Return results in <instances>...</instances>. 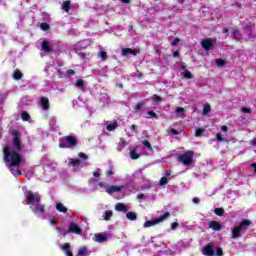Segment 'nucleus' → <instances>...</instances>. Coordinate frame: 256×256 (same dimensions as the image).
Listing matches in <instances>:
<instances>
[{
    "instance_id": "obj_11",
    "label": "nucleus",
    "mask_w": 256,
    "mask_h": 256,
    "mask_svg": "<svg viewBox=\"0 0 256 256\" xmlns=\"http://www.w3.org/2000/svg\"><path fill=\"white\" fill-rule=\"evenodd\" d=\"M209 229H212L213 231H221L222 226L221 223L219 221H210L208 224Z\"/></svg>"
},
{
    "instance_id": "obj_1",
    "label": "nucleus",
    "mask_w": 256,
    "mask_h": 256,
    "mask_svg": "<svg viewBox=\"0 0 256 256\" xmlns=\"http://www.w3.org/2000/svg\"><path fill=\"white\" fill-rule=\"evenodd\" d=\"M13 137L12 145L14 151H11V147L8 145L3 148V160L5 163H9V168L19 167L23 163V157H21V151H23V142H21V132L19 130H14L10 133Z\"/></svg>"
},
{
    "instance_id": "obj_10",
    "label": "nucleus",
    "mask_w": 256,
    "mask_h": 256,
    "mask_svg": "<svg viewBox=\"0 0 256 256\" xmlns=\"http://www.w3.org/2000/svg\"><path fill=\"white\" fill-rule=\"evenodd\" d=\"M123 185L120 186H110L106 189V193H108V195H113V193H119V191L123 190Z\"/></svg>"
},
{
    "instance_id": "obj_14",
    "label": "nucleus",
    "mask_w": 256,
    "mask_h": 256,
    "mask_svg": "<svg viewBox=\"0 0 256 256\" xmlns=\"http://www.w3.org/2000/svg\"><path fill=\"white\" fill-rule=\"evenodd\" d=\"M42 47V51H44V53H53V48H51V46H49V42L47 40H44L41 44Z\"/></svg>"
},
{
    "instance_id": "obj_26",
    "label": "nucleus",
    "mask_w": 256,
    "mask_h": 256,
    "mask_svg": "<svg viewBox=\"0 0 256 256\" xmlns=\"http://www.w3.org/2000/svg\"><path fill=\"white\" fill-rule=\"evenodd\" d=\"M89 252H87V247L83 246L78 251V256H88Z\"/></svg>"
},
{
    "instance_id": "obj_12",
    "label": "nucleus",
    "mask_w": 256,
    "mask_h": 256,
    "mask_svg": "<svg viewBox=\"0 0 256 256\" xmlns=\"http://www.w3.org/2000/svg\"><path fill=\"white\" fill-rule=\"evenodd\" d=\"M61 250L65 253V255L73 256V251H71V244L69 242L64 243L61 246Z\"/></svg>"
},
{
    "instance_id": "obj_22",
    "label": "nucleus",
    "mask_w": 256,
    "mask_h": 256,
    "mask_svg": "<svg viewBox=\"0 0 256 256\" xmlns=\"http://www.w3.org/2000/svg\"><path fill=\"white\" fill-rule=\"evenodd\" d=\"M70 165L74 168L81 167V160H79V159H70Z\"/></svg>"
},
{
    "instance_id": "obj_29",
    "label": "nucleus",
    "mask_w": 256,
    "mask_h": 256,
    "mask_svg": "<svg viewBox=\"0 0 256 256\" xmlns=\"http://www.w3.org/2000/svg\"><path fill=\"white\" fill-rule=\"evenodd\" d=\"M98 55L102 59V61H105L109 58V56L107 55V52H105L103 50H100Z\"/></svg>"
},
{
    "instance_id": "obj_34",
    "label": "nucleus",
    "mask_w": 256,
    "mask_h": 256,
    "mask_svg": "<svg viewBox=\"0 0 256 256\" xmlns=\"http://www.w3.org/2000/svg\"><path fill=\"white\" fill-rule=\"evenodd\" d=\"M76 87L83 89L85 87V81L83 79H79L76 81Z\"/></svg>"
},
{
    "instance_id": "obj_45",
    "label": "nucleus",
    "mask_w": 256,
    "mask_h": 256,
    "mask_svg": "<svg viewBox=\"0 0 256 256\" xmlns=\"http://www.w3.org/2000/svg\"><path fill=\"white\" fill-rule=\"evenodd\" d=\"M147 115H150V117H153L154 119H159V116L154 111H148Z\"/></svg>"
},
{
    "instance_id": "obj_50",
    "label": "nucleus",
    "mask_w": 256,
    "mask_h": 256,
    "mask_svg": "<svg viewBox=\"0 0 256 256\" xmlns=\"http://www.w3.org/2000/svg\"><path fill=\"white\" fill-rule=\"evenodd\" d=\"M179 41H181V39L175 38V39L171 42L172 47H175V45H177V43H179Z\"/></svg>"
},
{
    "instance_id": "obj_58",
    "label": "nucleus",
    "mask_w": 256,
    "mask_h": 256,
    "mask_svg": "<svg viewBox=\"0 0 256 256\" xmlns=\"http://www.w3.org/2000/svg\"><path fill=\"white\" fill-rule=\"evenodd\" d=\"M93 176H94V177H101V173H99V172H94V173H93Z\"/></svg>"
},
{
    "instance_id": "obj_33",
    "label": "nucleus",
    "mask_w": 256,
    "mask_h": 256,
    "mask_svg": "<svg viewBox=\"0 0 256 256\" xmlns=\"http://www.w3.org/2000/svg\"><path fill=\"white\" fill-rule=\"evenodd\" d=\"M184 79H193V74L189 70H185L183 73Z\"/></svg>"
},
{
    "instance_id": "obj_56",
    "label": "nucleus",
    "mask_w": 256,
    "mask_h": 256,
    "mask_svg": "<svg viewBox=\"0 0 256 256\" xmlns=\"http://www.w3.org/2000/svg\"><path fill=\"white\" fill-rule=\"evenodd\" d=\"M193 203H195L196 205H198V203H199V198H197V197L193 198Z\"/></svg>"
},
{
    "instance_id": "obj_15",
    "label": "nucleus",
    "mask_w": 256,
    "mask_h": 256,
    "mask_svg": "<svg viewBox=\"0 0 256 256\" xmlns=\"http://www.w3.org/2000/svg\"><path fill=\"white\" fill-rule=\"evenodd\" d=\"M32 211H33V213H45V206L43 204H41V202L36 203V205Z\"/></svg>"
},
{
    "instance_id": "obj_55",
    "label": "nucleus",
    "mask_w": 256,
    "mask_h": 256,
    "mask_svg": "<svg viewBox=\"0 0 256 256\" xmlns=\"http://www.w3.org/2000/svg\"><path fill=\"white\" fill-rule=\"evenodd\" d=\"M180 53H179V51H175V52H173V57H180Z\"/></svg>"
},
{
    "instance_id": "obj_62",
    "label": "nucleus",
    "mask_w": 256,
    "mask_h": 256,
    "mask_svg": "<svg viewBox=\"0 0 256 256\" xmlns=\"http://www.w3.org/2000/svg\"><path fill=\"white\" fill-rule=\"evenodd\" d=\"M16 175H23V173L21 172L20 169H17V170H16Z\"/></svg>"
},
{
    "instance_id": "obj_39",
    "label": "nucleus",
    "mask_w": 256,
    "mask_h": 256,
    "mask_svg": "<svg viewBox=\"0 0 256 256\" xmlns=\"http://www.w3.org/2000/svg\"><path fill=\"white\" fill-rule=\"evenodd\" d=\"M130 157H131V159L136 160L139 158V154H137V151L132 150V151H130Z\"/></svg>"
},
{
    "instance_id": "obj_52",
    "label": "nucleus",
    "mask_w": 256,
    "mask_h": 256,
    "mask_svg": "<svg viewBox=\"0 0 256 256\" xmlns=\"http://www.w3.org/2000/svg\"><path fill=\"white\" fill-rule=\"evenodd\" d=\"M66 75H75V70H73V69H68V70L66 71Z\"/></svg>"
},
{
    "instance_id": "obj_43",
    "label": "nucleus",
    "mask_w": 256,
    "mask_h": 256,
    "mask_svg": "<svg viewBox=\"0 0 256 256\" xmlns=\"http://www.w3.org/2000/svg\"><path fill=\"white\" fill-rule=\"evenodd\" d=\"M216 256H223V248L221 247H217L216 248V254H214Z\"/></svg>"
},
{
    "instance_id": "obj_41",
    "label": "nucleus",
    "mask_w": 256,
    "mask_h": 256,
    "mask_svg": "<svg viewBox=\"0 0 256 256\" xmlns=\"http://www.w3.org/2000/svg\"><path fill=\"white\" fill-rule=\"evenodd\" d=\"M144 105H145V102L138 103V104L134 107V110H135L136 112H137V111H141Z\"/></svg>"
},
{
    "instance_id": "obj_7",
    "label": "nucleus",
    "mask_w": 256,
    "mask_h": 256,
    "mask_svg": "<svg viewBox=\"0 0 256 256\" xmlns=\"http://www.w3.org/2000/svg\"><path fill=\"white\" fill-rule=\"evenodd\" d=\"M202 255L205 256H215V245L213 243H208L202 248Z\"/></svg>"
},
{
    "instance_id": "obj_20",
    "label": "nucleus",
    "mask_w": 256,
    "mask_h": 256,
    "mask_svg": "<svg viewBox=\"0 0 256 256\" xmlns=\"http://www.w3.org/2000/svg\"><path fill=\"white\" fill-rule=\"evenodd\" d=\"M62 9H64L66 13H69V11H71V1L67 0L63 2Z\"/></svg>"
},
{
    "instance_id": "obj_18",
    "label": "nucleus",
    "mask_w": 256,
    "mask_h": 256,
    "mask_svg": "<svg viewBox=\"0 0 256 256\" xmlns=\"http://www.w3.org/2000/svg\"><path fill=\"white\" fill-rule=\"evenodd\" d=\"M122 55L125 57L127 55H137V51L131 48H124L122 49Z\"/></svg>"
},
{
    "instance_id": "obj_5",
    "label": "nucleus",
    "mask_w": 256,
    "mask_h": 256,
    "mask_svg": "<svg viewBox=\"0 0 256 256\" xmlns=\"http://www.w3.org/2000/svg\"><path fill=\"white\" fill-rule=\"evenodd\" d=\"M26 200H23L24 205H35L41 203V195L39 193H33V191L28 190L26 192Z\"/></svg>"
},
{
    "instance_id": "obj_46",
    "label": "nucleus",
    "mask_w": 256,
    "mask_h": 256,
    "mask_svg": "<svg viewBox=\"0 0 256 256\" xmlns=\"http://www.w3.org/2000/svg\"><path fill=\"white\" fill-rule=\"evenodd\" d=\"M78 157H80V159H84V161H86V159H88L87 155L85 153H83V152H80L78 154Z\"/></svg>"
},
{
    "instance_id": "obj_48",
    "label": "nucleus",
    "mask_w": 256,
    "mask_h": 256,
    "mask_svg": "<svg viewBox=\"0 0 256 256\" xmlns=\"http://www.w3.org/2000/svg\"><path fill=\"white\" fill-rule=\"evenodd\" d=\"M168 133H171V135H179V130L170 129Z\"/></svg>"
},
{
    "instance_id": "obj_31",
    "label": "nucleus",
    "mask_w": 256,
    "mask_h": 256,
    "mask_svg": "<svg viewBox=\"0 0 256 256\" xmlns=\"http://www.w3.org/2000/svg\"><path fill=\"white\" fill-rule=\"evenodd\" d=\"M208 113H211V106L209 104L204 106L202 110V115H208Z\"/></svg>"
},
{
    "instance_id": "obj_28",
    "label": "nucleus",
    "mask_w": 256,
    "mask_h": 256,
    "mask_svg": "<svg viewBox=\"0 0 256 256\" xmlns=\"http://www.w3.org/2000/svg\"><path fill=\"white\" fill-rule=\"evenodd\" d=\"M21 119L22 121H29L31 119V115H29L27 111H23L21 113Z\"/></svg>"
},
{
    "instance_id": "obj_3",
    "label": "nucleus",
    "mask_w": 256,
    "mask_h": 256,
    "mask_svg": "<svg viewBox=\"0 0 256 256\" xmlns=\"http://www.w3.org/2000/svg\"><path fill=\"white\" fill-rule=\"evenodd\" d=\"M194 156H195V152L188 150L177 157V162L182 163V165H184L185 167H189V165L193 163Z\"/></svg>"
},
{
    "instance_id": "obj_13",
    "label": "nucleus",
    "mask_w": 256,
    "mask_h": 256,
    "mask_svg": "<svg viewBox=\"0 0 256 256\" xmlns=\"http://www.w3.org/2000/svg\"><path fill=\"white\" fill-rule=\"evenodd\" d=\"M40 105L44 111H49V107H50L49 98L42 96L40 98Z\"/></svg>"
},
{
    "instance_id": "obj_40",
    "label": "nucleus",
    "mask_w": 256,
    "mask_h": 256,
    "mask_svg": "<svg viewBox=\"0 0 256 256\" xmlns=\"http://www.w3.org/2000/svg\"><path fill=\"white\" fill-rule=\"evenodd\" d=\"M216 65L217 67H223V65H225V60L221 58L216 59Z\"/></svg>"
},
{
    "instance_id": "obj_25",
    "label": "nucleus",
    "mask_w": 256,
    "mask_h": 256,
    "mask_svg": "<svg viewBox=\"0 0 256 256\" xmlns=\"http://www.w3.org/2000/svg\"><path fill=\"white\" fill-rule=\"evenodd\" d=\"M117 127H119V124L117 122H114V123L108 124L106 126V129L107 131H115Z\"/></svg>"
},
{
    "instance_id": "obj_60",
    "label": "nucleus",
    "mask_w": 256,
    "mask_h": 256,
    "mask_svg": "<svg viewBox=\"0 0 256 256\" xmlns=\"http://www.w3.org/2000/svg\"><path fill=\"white\" fill-rule=\"evenodd\" d=\"M252 169H254V172L256 173V163L251 164Z\"/></svg>"
},
{
    "instance_id": "obj_42",
    "label": "nucleus",
    "mask_w": 256,
    "mask_h": 256,
    "mask_svg": "<svg viewBox=\"0 0 256 256\" xmlns=\"http://www.w3.org/2000/svg\"><path fill=\"white\" fill-rule=\"evenodd\" d=\"M40 29H41L42 31H49V24H47V23H41V24H40Z\"/></svg>"
},
{
    "instance_id": "obj_37",
    "label": "nucleus",
    "mask_w": 256,
    "mask_h": 256,
    "mask_svg": "<svg viewBox=\"0 0 256 256\" xmlns=\"http://www.w3.org/2000/svg\"><path fill=\"white\" fill-rule=\"evenodd\" d=\"M231 33H232V35L234 36L235 39H239V37H241V35L239 34V30H237L235 28H233L231 30Z\"/></svg>"
},
{
    "instance_id": "obj_30",
    "label": "nucleus",
    "mask_w": 256,
    "mask_h": 256,
    "mask_svg": "<svg viewBox=\"0 0 256 256\" xmlns=\"http://www.w3.org/2000/svg\"><path fill=\"white\" fill-rule=\"evenodd\" d=\"M142 145H144V147L148 148V151H153V146H151V142L148 140H143L142 141Z\"/></svg>"
},
{
    "instance_id": "obj_35",
    "label": "nucleus",
    "mask_w": 256,
    "mask_h": 256,
    "mask_svg": "<svg viewBox=\"0 0 256 256\" xmlns=\"http://www.w3.org/2000/svg\"><path fill=\"white\" fill-rule=\"evenodd\" d=\"M167 183H169V179L167 177H162L160 179L159 185L163 187L164 185H167Z\"/></svg>"
},
{
    "instance_id": "obj_24",
    "label": "nucleus",
    "mask_w": 256,
    "mask_h": 256,
    "mask_svg": "<svg viewBox=\"0 0 256 256\" xmlns=\"http://www.w3.org/2000/svg\"><path fill=\"white\" fill-rule=\"evenodd\" d=\"M13 78L16 80V81H19L20 79H23V73L19 70H16L14 71L13 73Z\"/></svg>"
},
{
    "instance_id": "obj_44",
    "label": "nucleus",
    "mask_w": 256,
    "mask_h": 256,
    "mask_svg": "<svg viewBox=\"0 0 256 256\" xmlns=\"http://www.w3.org/2000/svg\"><path fill=\"white\" fill-rule=\"evenodd\" d=\"M106 177H113V168H109L105 171Z\"/></svg>"
},
{
    "instance_id": "obj_61",
    "label": "nucleus",
    "mask_w": 256,
    "mask_h": 256,
    "mask_svg": "<svg viewBox=\"0 0 256 256\" xmlns=\"http://www.w3.org/2000/svg\"><path fill=\"white\" fill-rule=\"evenodd\" d=\"M50 223H51L52 225H57V222H56L55 219H51V220H50Z\"/></svg>"
},
{
    "instance_id": "obj_17",
    "label": "nucleus",
    "mask_w": 256,
    "mask_h": 256,
    "mask_svg": "<svg viewBox=\"0 0 256 256\" xmlns=\"http://www.w3.org/2000/svg\"><path fill=\"white\" fill-rule=\"evenodd\" d=\"M116 211H120L122 213H127L128 209L124 203H118L115 206Z\"/></svg>"
},
{
    "instance_id": "obj_51",
    "label": "nucleus",
    "mask_w": 256,
    "mask_h": 256,
    "mask_svg": "<svg viewBox=\"0 0 256 256\" xmlns=\"http://www.w3.org/2000/svg\"><path fill=\"white\" fill-rule=\"evenodd\" d=\"M176 113H178V115H179V113H185V108H183V107L177 108Z\"/></svg>"
},
{
    "instance_id": "obj_32",
    "label": "nucleus",
    "mask_w": 256,
    "mask_h": 256,
    "mask_svg": "<svg viewBox=\"0 0 256 256\" xmlns=\"http://www.w3.org/2000/svg\"><path fill=\"white\" fill-rule=\"evenodd\" d=\"M204 133H205V129L204 128H198L195 131V137H202Z\"/></svg>"
},
{
    "instance_id": "obj_47",
    "label": "nucleus",
    "mask_w": 256,
    "mask_h": 256,
    "mask_svg": "<svg viewBox=\"0 0 256 256\" xmlns=\"http://www.w3.org/2000/svg\"><path fill=\"white\" fill-rule=\"evenodd\" d=\"M242 113L251 114V113H252L251 108L243 107V108H242Z\"/></svg>"
},
{
    "instance_id": "obj_49",
    "label": "nucleus",
    "mask_w": 256,
    "mask_h": 256,
    "mask_svg": "<svg viewBox=\"0 0 256 256\" xmlns=\"http://www.w3.org/2000/svg\"><path fill=\"white\" fill-rule=\"evenodd\" d=\"M177 227H179V223L173 222V223L171 224V229H172V231H175V229H177Z\"/></svg>"
},
{
    "instance_id": "obj_38",
    "label": "nucleus",
    "mask_w": 256,
    "mask_h": 256,
    "mask_svg": "<svg viewBox=\"0 0 256 256\" xmlns=\"http://www.w3.org/2000/svg\"><path fill=\"white\" fill-rule=\"evenodd\" d=\"M153 101H154V103H161L163 101V98H161V96H159L157 94H154Z\"/></svg>"
},
{
    "instance_id": "obj_57",
    "label": "nucleus",
    "mask_w": 256,
    "mask_h": 256,
    "mask_svg": "<svg viewBox=\"0 0 256 256\" xmlns=\"http://www.w3.org/2000/svg\"><path fill=\"white\" fill-rule=\"evenodd\" d=\"M137 198H138V199H145V194H139V195L137 196Z\"/></svg>"
},
{
    "instance_id": "obj_54",
    "label": "nucleus",
    "mask_w": 256,
    "mask_h": 256,
    "mask_svg": "<svg viewBox=\"0 0 256 256\" xmlns=\"http://www.w3.org/2000/svg\"><path fill=\"white\" fill-rule=\"evenodd\" d=\"M98 185H99V187H101V188L107 187V184H105V182H99Z\"/></svg>"
},
{
    "instance_id": "obj_23",
    "label": "nucleus",
    "mask_w": 256,
    "mask_h": 256,
    "mask_svg": "<svg viewBox=\"0 0 256 256\" xmlns=\"http://www.w3.org/2000/svg\"><path fill=\"white\" fill-rule=\"evenodd\" d=\"M112 217H113V211L106 210L104 213V221H111Z\"/></svg>"
},
{
    "instance_id": "obj_4",
    "label": "nucleus",
    "mask_w": 256,
    "mask_h": 256,
    "mask_svg": "<svg viewBox=\"0 0 256 256\" xmlns=\"http://www.w3.org/2000/svg\"><path fill=\"white\" fill-rule=\"evenodd\" d=\"M251 225V220L244 219L240 222V224L232 229V239H239L241 237V231L245 229V227H249Z\"/></svg>"
},
{
    "instance_id": "obj_59",
    "label": "nucleus",
    "mask_w": 256,
    "mask_h": 256,
    "mask_svg": "<svg viewBox=\"0 0 256 256\" xmlns=\"http://www.w3.org/2000/svg\"><path fill=\"white\" fill-rule=\"evenodd\" d=\"M130 129H131V131H135V129H137V126H135V124H132V125L130 126Z\"/></svg>"
},
{
    "instance_id": "obj_53",
    "label": "nucleus",
    "mask_w": 256,
    "mask_h": 256,
    "mask_svg": "<svg viewBox=\"0 0 256 256\" xmlns=\"http://www.w3.org/2000/svg\"><path fill=\"white\" fill-rule=\"evenodd\" d=\"M221 130L224 132V133H227V131H229V127H227V126H222L221 127Z\"/></svg>"
},
{
    "instance_id": "obj_63",
    "label": "nucleus",
    "mask_w": 256,
    "mask_h": 256,
    "mask_svg": "<svg viewBox=\"0 0 256 256\" xmlns=\"http://www.w3.org/2000/svg\"><path fill=\"white\" fill-rule=\"evenodd\" d=\"M121 1H122V3H126V4L131 3V0H121Z\"/></svg>"
},
{
    "instance_id": "obj_64",
    "label": "nucleus",
    "mask_w": 256,
    "mask_h": 256,
    "mask_svg": "<svg viewBox=\"0 0 256 256\" xmlns=\"http://www.w3.org/2000/svg\"><path fill=\"white\" fill-rule=\"evenodd\" d=\"M223 33H225V34L229 33V29L224 28V29H223Z\"/></svg>"
},
{
    "instance_id": "obj_36",
    "label": "nucleus",
    "mask_w": 256,
    "mask_h": 256,
    "mask_svg": "<svg viewBox=\"0 0 256 256\" xmlns=\"http://www.w3.org/2000/svg\"><path fill=\"white\" fill-rule=\"evenodd\" d=\"M216 139H217V141H218L219 143H221V142H223V141H227V139H225V138L223 137V134H221L220 132H218V133L216 134Z\"/></svg>"
},
{
    "instance_id": "obj_6",
    "label": "nucleus",
    "mask_w": 256,
    "mask_h": 256,
    "mask_svg": "<svg viewBox=\"0 0 256 256\" xmlns=\"http://www.w3.org/2000/svg\"><path fill=\"white\" fill-rule=\"evenodd\" d=\"M171 217V213L165 212L162 214L159 218L148 220L143 224V227L147 229L148 227H153L154 225H158V223H163V221H166V219H169Z\"/></svg>"
},
{
    "instance_id": "obj_2",
    "label": "nucleus",
    "mask_w": 256,
    "mask_h": 256,
    "mask_svg": "<svg viewBox=\"0 0 256 256\" xmlns=\"http://www.w3.org/2000/svg\"><path fill=\"white\" fill-rule=\"evenodd\" d=\"M79 143L77 137L73 134L68 136H63L59 138V148L60 149H75Z\"/></svg>"
},
{
    "instance_id": "obj_19",
    "label": "nucleus",
    "mask_w": 256,
    "mask_h": 256,
    "mask_svg": "<svg viewBox=\"0 0 256 256\" xmlns=\"http://www.w3.org/2000/svg\"><path fill=\"white\" fill-rule=\"evenodd\" d=\"M56 209H57V211H59L60 213H67V207H65V205H63V203H61V202H58L57 204H56Z\"/></svg>"
},
{
    "instance_id": "obj_27",
    "label": "nucleus",
    "mask_w": 256,
    "mask_h": 256,
    "mask_svg": "<svg viewBox=\"0 0 256 256\" xmlns=\"http://www.w3.org/2000/svg\"><path fill=\"white\" fill-rule=\"evenodd\" d=\"M215 215H217L218 217H223V215H225V209L223 208H216L214 210Z\"/></svg>"
},
{
    "instance_id": "obj_21",
    "label": "nucleus",
    "mask_w": 256,
    "mask_h": 256,
    "mask_svg": "<svg viewBox=\"0 0 256 256\" xmlns=\"http://www.w3.org/2000/svg\"><path fill=\"white\" fill-rule=\"evenodd\" d=\"M126 218L129 219V221H137V214L135 212H127Z\"/></svg>"
},
{
    "instance_id": "obj_9",
    "label": "nucleus",
    "mask_w": 256,
    "mask_h": 256,
    "mask_svg": "<svg viewBox=\"0 0 256 256\" xmlns=\"http://www.w3.org/2000/svg\"><path fill=\"white\" fill-rule=\"evenodd\" d=\"M201 46L204 51H211V49H213V40H211L210 38L204 39L201 41Z\"/></svg>"
},
{
    "instance_id": "obj_16",
    "label": "nucleus",
    "mask_w": 256,
    "mask_h": 256,
    "mask_svg": "<svg viewBox=\"0 0 256 256\" xmlns=\"http://www.w3.org/2000/svg\"><path fill=\"white\" fill-rule=\"evenodd\" d=\"M95 241H97V243H105V241H107V235L97 233L95 234Z\"/></svg>"
},
{
    "instance_id": "obj_8",
    "label": "nucleus",
    "mask_w": 256,
    "mask_h": 256,
    "mask_svg": "<svg viewBox=\"0 0 256 256\" xmlns=\"http://www.w3.org/2000/svg\"><path fill=\"white\" fill-rule=\"evenodd\" d=\"M67 233H75L76 235H81V228L74 222H71L68 231L64 233V235H67Z\"/></svg>"
}]
</instances>
